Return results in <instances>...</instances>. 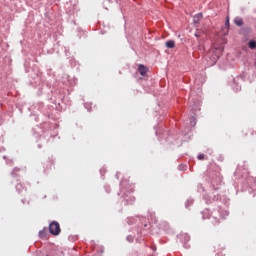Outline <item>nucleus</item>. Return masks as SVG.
I'll return each mask as SVG.
<instances>
[{"label": "nucleus", "mask_w": 256, "mask_h": 256, "mask_svg": "<svg viewBox=\"0 0 256 256\" xmlns=\"http://www.w3.org/2000/svg\"><path fill=\"white\" fill-rule=\"evenodd\" d=\"M248 47L250 49H255L256 48V41H254V40L249 41Z\"/></svg>", "instance_id": "423d86ee"}, {"label": "nucleus", "mask_w": 256, "mask_h": 256, "mask_svg": "<svg viewBox=\"0 0 256 256\" xmlns=\"http://www.w3.org/2000/svg\"><path fill=\"white\" fill-rule=\"evenodd\" d=\"M49 230L52 235L58 236L61 232L60 224L58 222H51Z\"/></svg>", "instance_id": "f257e3e1"}, {"label": "nucleus", "mask_w": 256, "mask_h": 256, "mask_svg": "<svg viewBox=\"0 0 256 256\" xmlns=\"http://www.w3.org/2000/svg\"><path fill=\"white\" fill-rule=\"evenodd\" d=\"M200 18H202V14H196V16H194V19H200Z\"/></svg>", "instance_id": "6e6552de"}, {"label": "nucleus", "mask_w": 256, "mask_h": 256, "mask_svg": "<svg viewBox=\"0 0 256 256\" xmlns=\"http://www.w3.org/2000/svg\"><path fill=\"white\" fill-rule=\"evenodd\" d=\"M165 46L168 49H174L175 48V41L174 40H168V41H166Z\"/></svg>", "instance_id": "39448f33"}, {"label": "nucleus", "mask_w": 256, "mask_h": 256, "mask_svg": "<svg viewBox=\"0 0 256 256\" xmlns=\"http://www.w3.org/2000/svg\"><path fill=\"white\" fill-rule=\"evenodd\" d=\"M198 159H199V160H203V159H204V154L198 155Z\"/></svg>", "instance_id": "9d476101"}, {"label": "nucleus", "mask_w": 256, "mask_h": 256, "mask_svg": "<svg viewBox=\"0 0 256 256\" xmlns=\"http://www.w3.org/2000/svg\"><path fill=\"white\" fill-rule=\"evenodd\" d=\"M40 237H41V238L44 237V232H40Z\"/></svg>", "instance_id": "9b49d317"}, {"label": "nucleus", "mask_w": 256, "mask_h": 256, "mask_svg": "<svg viewBox=\"0 0 256 256\" xmlns=\"http://www.w3.org/2000/svg\"><path fill=\"white\" fill-rule=\"evenodd\" d=\"M138 70H139V73L141 74V76H143V77H145L148 73V68L143 64L138 65Z\"/></svg>", "instance_id": "7ed1b4c3"}, {"label": "nucleus", "mask_w": 256, "mask_h": 256, "mask_svg": "<svg viewBox=\"0 0 256 256\" xmlns=\"http://www.w3.org/2000/svg\"><path fill=\"white\" fill-rule=\"evenodd\" d=\"M233 23L238 27H242L244 24V21L241 17H235L233 20Z\"/></svg>", "instance_id": "20e7f679"}, {"label": "nucleus", "mask_w": 256, "mask_h": 256, "mask_svg": "<svg viewBox=\"0 0 256 256\" xmlns=\"http://www.w3.org/2000/svg\"><path fill=\"white\" fill-rule=\"evenodd\" d=\"M196 38H199V34H196Z\"/></svg>", "instance_id": "f8f14e48"}, {"label": "nucleus", "mask_w": 256, "mask_h": 256, "mask_svg": "<svg viewBox=\"0 0 256 256\" xmlns=\"http://www.w3.org/2000/svg\"><path fill=\"white\" fill-rule=\"evenodd\" d=\"M180 170H183V171L187 170V166L186 165H180Z\"/></svg>", "instance_id": "0eeeda50"}, {"label": "nucleus", "mask_w": 256, "mask_h": 256, "mask_svg": "<svg viewBox=\"0 0 256 256\" xmlns=\"http://www.w3.org/2000/svg\"><path fill=\"white\" fill-rule=\"evenodd\" d=\"M226 27H230V21H229V17L226 19Z\"/></svg>", "instance_id": "1a4fd4ad"}, {"label": "nucleus", "mask_w": 256, "mask_h": 256, "mask_svg": "<svg viewBox=\"0 0 256 256\" xmlns=\"http://www.w3.org/2000/svg\"><path fill=\"white\" fill-rule=\"evenodd\" d=\"M217 49L216 48H212L210 49V51H208V57H210V61H208V63H210V66H214L217 63Z\"/></svg>", "instance_id": "f03ea898"}]
</instances>
